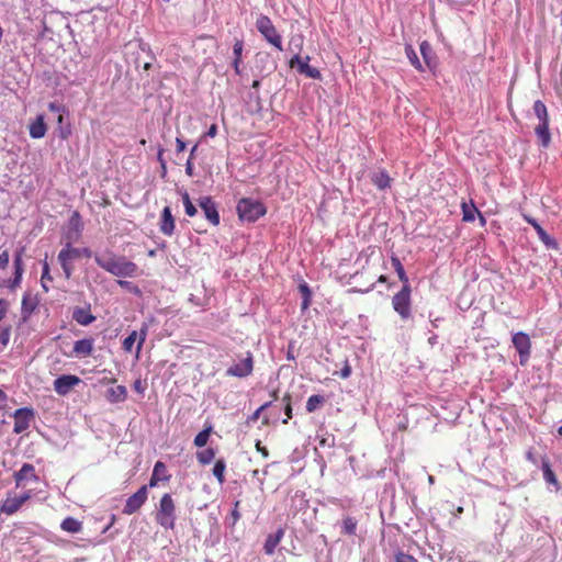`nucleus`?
Returning <instances> with one entry per match:
<instances>
[{
  "mask_svg": "<svg viewBox=\"0 0 562 562\" xmlns=\"http://www.w3.org/2000/svg\"><path fill=\"white\" fill-rule=\"evenodd\" d=\"M93 259L100 268L114 277L134 278L138 276V266L124 256H116L114 254L104 256L97 254L93 256Z\"/></svg>",
  "mask_w": 562,
  "mask_h": 562,
  "instance_id": "1",
  "label": "nucleus"
},
{
  "mask_svg": "<svg viewBox=\"0 0 562 562\" xmlns=\"http://www.w3.org/2000/svg\"><path fill=\"white\" fill-rule=\"evenodd\" d=\"M81 257L91 258V249L88 247L76 248L72 247L70 244H65L58 252L57 260L67 280L71 278L75 270L72 262Z\"/></svg>",
  "mask_w": 562,
  "mask_h": 562,
  "instance_id": "2",
  "label": "nucleus"
},
{
  "mask_svg": "<svg viewBox=\"0 0 562 562\" xmlns=\"http://www.w3.org/2000/svg\"><path fill=\"white\" fill-rule=\"evenodd\" d=\"M238 217L241 222L255 223L266 215V205L252 198H241L236 205Z\"/></svg>",
  "mask_w": 562,
  "mask_h": 562,
  "instance_id": "3",
  "label": "nucleus"
},
{
  "mask_svg": "<svg viewBox=\"0 0 562 562\" xmlns=\"http://www.w3.org/2000/svg\"><path fill=\"white\" fill-rule=\"evenodd\" d=\"M412 288L402 286L392 297V307L403 322L412 318Z\"/></svg>",
  "mask_w": 562,
  "mask_h": 562,
  "instance_id": "4",
  "label": "nucleus"
},
{
  "mask_svg": "<svg viewBox=\"0 0 562 562\" xmlns=\"http://www.w3.org/2000/svg\"><path fill=\"white\" fill-rule=\"evenodd\" d=\"M254 370V356L250 351L237 356V361L225 372L227 376L247 378Z\"/></svg>",
  "mask_w": 562,
  "mask_h": 562,
  "instance_id": "5",
  "label": "nucleus"
},
{
  "mask_svg": "<svg viewBox=\"0 0 562 562\" xmlns=\"http://www.w3.org/2000/svg\"><path fill=\"white\" fill-rule=\"evenodd\" d=\"M256 27L260 34L279 50H282V38L276 30L272 21L267 15H260L256 21Z\"/></svg>",
  "mask_w": 562,
  "mask_h": 562,
  "instance_id": "6",
  "label": "nucleus"
},
{
  "mask_svg": "<svg viewBox=\"0 0 562 562\" xmlns=\"http://www.w3.org/2000/svg\"><path fill=\"white\" fill-rule=\"evenodd\" d=\"M35 417V412L32 407H21L13 413L14 418V434H22L29 429L31 422Z\"/></svg>",
  "mask_w": 562,
  "mask_h": 562,
  "instance_id": "7",
  "label": "nucleus"
},
{
  "mask_svg": "<svg viewBox=\"0 0 562 562\" xmlns=\"http://www.w3.org/2000/svg\"><path fill=\"white\" fill-rule=\"evenodd\" d=\"M148 498V486H140L133 495H131L123 507V514L132 515L140 509Z\"/></svg>",
  "mask_w": 562,
  "mask_h": 562,
  "instance_id": "8",
  "label": "nucleus"
},
{
  "mask_svg": "<svg viewBox=\"0 0 562 562\" xmlns=\"http://www.w3.org/2000/svg\"><path fill=\"white\" fill-rule=\"evenodd\" d=\"M32 497V491L24 492L21 495L11 496L10 494L0 505V512L7 515L15 514L22 505Z\"/></svg>",
  "mask_w": 562,
  "mask_h": 562,
  "instance_id": "9",
  "label": "nucleus"
},
{
  "mask_svg": "<svg viewBox=\"0 0 562 562\" xmlns=\"http://www.w3.org/2000/svg\"><path fill=\"white\" fill-rule=\"evenodd\" d=\"M513 345L519 353V362L525 366L530 357V338L527 334L518 331L513 336Z\"/></svg>",
  "mask_w": 562,
  "mask_h": 562,
  "instance_id": "10",
  "label": "nucleus"
},
{
  "mask_svg": "<svg viewBox=\"0 0 562 562\" xmlns=\"http://www.w3.org/2000/svg\"><path fill=\"white\" fill-rule=\"evenodd\" d=\"M81 382L80 378L74 374H63L55 379L54 390L58 395H67L71 389L77 386Z\"/></svg>",
  "mask_w": 562,
  "mask_h": 562,
  "instance_id": "11",
  "label": "nucleus"
},
{
  "mask_svg": "<svg viewBox=\"0 0 562 562\" xmlns=\"http://www.w3.org/2000/svg\"><path fill=\"white\" fill-rule=\"evenodd\" d=\"M199 205L202 209L205 218L214 226L221 222L217 205L211 196H202L199 199Z\"/></svg>",
  "mask_w": 562,
  "mask_h": 562,
  "instance_id": "12",
  "label": "nucleus"
},
{
  "mask_svg": "<svg viewBox=\"0 0 562 562\" xmlns=\"http://www.w3.org/2000/svg\"><path fill=\"white\" fill-rule=\"evenodd\" d=\"M25 248L20 247L15 250L13 255V266H14V277L13 279L8 281V288L11 290H14L16 286L20 285L22 281L23 276V255H24Z\"/></svg>",
  "mask_w": 562,
  "mask_h": 562,
  "instance_id": "13",
  "label": "nucleus"
},
{
  "mask_svg": "<svg viewBox=\"0 0 562 562\" xmlns=\"http://www.w3.org/2000/svg\"><path fill=\"white\" fill-rule=\"evenodd\" d=\"M16 487L23 486L25 481H38L35 468L31 463H24L21 469L13 474Z\"/></svg>",
  "mask_w": 562,
  "mask_h": 562,
  "instance_id": "14",
  "label": "nucleus"
},
{
  "mask_svg": "<svg viewBox=\"0 0 562 562\" xmlns=\"http://www.w3.org/2000/svg\"><path fill=\"white\" fill-rule=\"evenodd\" d=\"M525 220L535 228V231L537 232V235L539 237V239L544 244V246L548 248V249H557L558 248V243L557 240L551 237L543 228L542 226L538 223L537 220H535L533 217H530V216H525Z\"/></svg>",
  "mask_w": 562,
  "mask_h": 562,
  "instance_id": "15",
  "label": "nucleus"
},
{
  "mask_svg": "<svg viewBox=\"0 0 562 562\" xmlns=\"http://www.w3.org/2000/svg\"><path fill=\"white\" fill-rule=\"evenodd\" d=\"M535 135L537 137V144L547 149L551 145V133L549 128V121L538 122V124L533 128Z\"/></svg>",
  "mask_w": 562,
  "mask_h": 562,
  "instance_id": "16",
  "label": "nucleus"
},
{
  "mask_svg": "<svg viewBox=\"0 0 562 562\" xmlns=\"http://www.w3.org/2000/svg\"><path fill=\"white\" fill-rule=\"evenodd\" d=\"M175 218L171 213L170 206H165L160 214L159 231L165 236H171L175 233Z\"/></svg>",
  "mask_w": 562,
  "mask_h": 562,
  "instance_id": "17",
  "label": "nucleus"
},
{
  "mask_svg": "<svg viewBox=\"0 0 562 562\" xmlns=\"http://www.w3.org/2000/svg\"><path fill=\"white\" fill-rule=\"evenodd\" d=\"M72 319L81 326H88L95 321V316L91 313L90 305H88L86 307H75Z\"/></svg>",
  "mask_w": 562,
  "mask_h": 562,
  "instance_id": "18",
  "label": "nucleus"
},
{
  "mask_svg": "<svg viewBox=\"0 0 562 562\" xmlns=\"http://www.w3.org/2000/svg\"><path fill=\"white\" fill-rule=\"evenodd\" d=\"M170 475L164 462L157 461L154 465L153 473L148 483V487H155L159 481H169Z\"/></svg>",
  "mask_w": 562,
  "mask_h": 562,
  "instance_id": "19",
  "label": "nucleus"
},
{
  "mask_svg": "<svg viewBox=\"0 0 562 562\" xmlns=\"http://www.w3.org/2000/svg\"><path fill=\"white\" fill-rule=\"evenodd\" d=\"M284 535V530L279 528L276 532L269 533L266 538L263 550L266 554L271 555L274 553L277 546L280 543Z\"/></svg>",
  "mask_w": 562,
  "mask_h": 562,
  "instance_id": "20",
  "label": "nucleus"
},
{
  "mask_svg": "<svg viewBox=\"0 0 562 562\" xmlns=\"http://www.w3.org/2000/svg\"><path fill=\"white\" fill-rule=\"evenodd\" d=\"M93 351V339L83 338L77 340L74 345V353L77 357H89Z\"/></svg>",
  "mask_w": 562,
  "mask_h": 562,
  "instance_id": "21",
  "label": "nucleus"
},
{
  "mask_svg": "<svg viewBox=\"0 0 562 562\" xmlns=\"http://www.w3.org/2000/svg\"><path fill=\"white\" fill-rule=\"evenodd\" d=\"M105 397L110 403H122L127 397V390L124 385L112 386L108 389Z\"/></svg>",
  "mask_w": 562,
  "mask_h": 562,
  "instance_id": "22",
  "label": "nucleus"
},
{
  "mask_svg": "<svg viewBox=\"0 0 562 562\" xmlns=\"http://www.w3.org/2000/svg\"><path fill=\"white\" fill-rule=\"evenodd\" d=\"M47 131L43 115H38L34 122L31 123L29 132L32 138L38 139L45 136Z\"/></svg>",
  "mask_w": 562,
  "mask_h": 562,
  "instance_id": "23",
  "label": "nucleus"
},
{
  "mask_svg": "<svg viewBox=\"0 0 562 562\" xmlns=\"http://www.w3.org/2000/svg\"><path fill=\"white\" fill-rule=\"evenodd\" d=\"M371 181L379 190H385L391 187L392 179L387 171L382 169L371 177Z\"/></svg>",
  "mask_w": 562,
  "mask_h": 562,
  "instance_id": "24",
  "label": "nucleus"
},
{
  "mask_svg": "<svg viewBox=\"0 0 562 562\" xmlns=\"http://www.w3.org/2000/svg\"><path fill=\"white\" fill-rule=\"evenodd\" d=\"M541 470L543 473V479L547 483L552 484L555 486L557 490L560 488L559 481L554 474V472L551 469L550 461L547 458H542L541 460Z\"/></svg>",
  "mask_w": 562,
  "mask_h": 562,
  "instance_id": "25",
  "label": "nucleus"
},
{
  "mask_svg": "<svg viewBox=\"0 0 562 562\" xmlns=\"http://www.w3.org/2000/svg\"><path fill=\"white\" fill-rule=\"evenodd\" d=\"M157 514L176 515V507L170 494L166 493L161 496Z\"/></svg>",
  "mask_w": 562,
  "mask_h": 562,
  "instance_id": "26",
  "label": "nucleus"
},
{
  "mask_svg": "<svg viewBox=\"0 0 562 562\" xmlns=\"http://www.w3.org/2000/svg\"><path fill=\"white\" fill-rule=\"evenodd\" d=\"M37 301L32 297L29 293H25L22 297L21 314L23 319H26L36 308Z\"/></svg>",
  "mask_w": 562,
  "mask_h": 562,
  "instance_id": "27",
  "label": "nucleus"
},
{
  "mask_svg": "<svg viewBox=\"0 0 562 562\" xmlns=\"http://www.w3.org/2000/svg\"><path fill=\"white\" fill-rule=\"evenodd\" d=\"M391 263H392V267L394 268L400 281L403 283L402 286L411 285L409 279L404 270V267H403L400 258L397 256L393 255L391 257Z\"/></svg>",
  "mask_w": 562,
  "mask_h": 562,
  "instance_id": "28",
  "label": "nucleus"
},
{
  "mask_svg": "<svg viewBox=\"0 0 562 562\" xmlns=\"http://www.w3.org/2000/svg\"><path fill=\"white\" fill-rule=\"evenodd\" d=\"M60 528L69 533H78L82 529V522L74 517H66L61 521Z\"/></svg>",
  "mask_w": 562,
  "mask_h": 562,
  "instance_id": "29",
  "label": "nucleus"
},
{
  "mask_svg": "<svg viewBox=\"0 0 562 562\" xmlns=\"http://www.w3.org/2000/svg\"><path fill=\"white\" fill-rule=\"evenodd\" d=\"M358 520L355 517L347 516L341 522V533L346 536H355L357 532Z\"/></svg>",
  "mask_w": 562,
  "mask_h": 562,
  "instance_id": "30",
  "label": "nucleus"
},
{
  "mask_svg": "<svg viewBox=\"0 0 562 562\" xmlns=\"http://www.w3.org/2000/svg\"><path fill=\"white\" fill-rule=\"evenodd\" d=\"M419 50L427 67L431 68L434 66V50L431 45L427 41H423L419 45Z\"/></svg>",
  "mask_w": 562,
  "mask_h": 562,
  "instance_id": "31",
  "label": "nucleus"
},
{
  "mask_svg": "<svg viewBox=\"0 0 562 562\" xmlns=\"http://www.w3.org/2000/svg\"><path fill=\"white\" fill-rule=\"evenodd\" d=\"M310 56H305L304 58L300 55H294L290 60V66L295 67L297 66V71L302 75H305L307 69L310 68L308 61Z\"/></svg>",
  "mask_w": 562,
  "mask_h": 562,
  "instance_id": "32",
  "label": "nucleus"
},
{
  "mask_svg": "<svg viewBox=\"0 0 562 562\" xmlns=\"http://www.w3.org/2000/svg\"><path fill=\"white\" fill-rule=\"evenodd\" d=\"M462 213H463V221L464 222H472V221H474L475 213H477L479 216H480L481 222L485 223L484 216L481 213H479V211H477V209L475 207L474 204H471V206H469L467 203H462Z\"/></svg>",
  "mask_w": 562,
  "mask_h": 562,
  "instance_id": "33",
  "label": "nucleus"
},
{
  "mask_svg": "<svg viewBox=\"0 0 562 562\" xmlns=\"http://www.w3.org/2000/svg\"><path fill=\"white\" fill-rule=\"evenodd\" d=\"M299 291L302 294L301 310L305 311L311 304L312 291L306 282L299 284Z\"/></svg>",
  "mask_w": 562,
  "mask_h": 562,
  "instance_id": "34",
  "label": "nucleus"
},
{
  "mask_svg": "<svg viewBox=\"0 0 562 562\" xmlns=\"http://www.w3.org/2000/svg\"><path fill=\"white\" fill-rule=\"evenodd\" d=\"M533 114L538 122L549 121V114L546 104L541 100H537L532 106Z\"/></svg>",
  "mask_w": 562,
  "mask_h": 562,
  "instance_id": "35",
  "label": "nucleus"
},
{
  "mask_svg": "<svg viewBox=\"0 0 562 562\" xmlns=\"http://www.w3.org/2000/svg\"><path fill=\"white\" fill-rule=\"evenodd\" d=\"M68 229H71L76 233H82L83 223L81 220V215L78 211H74L68 221Z\"/></svg>",
  "mask_w": 562,
  "mask_h": 562,
  "instance_id": "36",
  "label": "nucleus"
},
{
  "mask_svg": "<svg viewBox=\"0 0 562 562\" xmlns=\"http://www.w3.org/2000/svg\"><path fill=\"white\" fill-rule=\"evenodd\" d=\"M213 430V427L212 425H209L207 427H205L204 429H202L194 438L193 440V443L195 447L198 448H202L204 447L209 439H210V435Z\"/></svg>",
  "mask_w": 562,
  "mask_h": 562,
  "instance_id": "37",
  "label": "nucleus"
},
{
  "mask_svg": "<svg viewBox=\"0 0 562 562\" xmlns=\"http://www.w3.org/2000/svg\"><path fill=\"white\" fill-rule=\"evenodd\" d=\"M405 53H406V56H407L411 65L414 66L417 70L423 71L424 70L423 65L418 58L416 50L414 49V47L411 44L405 45Z\"/></svg>",
  "mask_w": 562,
  "mask_h": 562,
  "instance_id": "38",
  "label": "nucleus"
},
{
  "mask_svg": "<svg viewBox=\"0 0 562 562\" xmlns=\"http://www.w3.org/2000/svg\"><path fill=\"white\" fill-rule=\"evenodd\" d=\"M325 403V397L319 394L311 395L306 402V411L313 413L318 409Z\"/></svg>",
  "mask_w": 562,
  "mask_h": 562,
  "instance_id": "39",
  "label": "nucleus"
},
{
  "mask_svg": "<svg viewBox=\"0 0 562 562\" xmlns=\"http://www.w3.org/2000/svg\"><path fill=\"white\" fill-rule=\"evenodd\" d=\"M239 504L240 502L239 501H236L234 503V508L232 509L231 514L228 517H226L225 519V525L231 528V529H234L235 525L237 524V521L240 519V513L238 510V507H239Z\"/></svg>",
  "mask_w": 562,
  "mask_h": 562,
  "instance_id": "40",
  "label": "nucleus"
},
{
  "mask_svg": "<svg viewBox=\"0 0 562 562\" xmlns=\"http://www.w3.org/2000/svg\"><path fill=\"white\" fill-rule=\"evenodd\" d=\"M215 458V450L213 448H206L202 451L196 452V459L201 464H209Z\"/></svg>",
  "mask_w": 562,
  "mask_h": 562,
  "instance_id": "41",
  "label": "nucleus"
},
{
  "mask_svg": "<svg viewBox=\"0 0 562 562\" xmlns=\"http://www.w3.org/2000/svg\"><path fill=\"white\" fill-rule=\"evenodd\" d=\"M156 521L165 529H173L176 515L157 514Z\"/></svg>",
  "mask_w": 562,
  "mask_h": 562,
  "instance_id": "42",
  "label": "nucleus"
},
{
  "mask_svg": "<svg viewBox=\"0 0 562 562\" xmlns=\"http://www.w3.org/2000/svg\"><path fill=\"white\" fill-rule=\"evenodd\" d=\"M226 469V463L224 459L216 460L213 468V475L217 479L218 483L223 484L225 481L224 473Z\"/></svg>",
  "mask_w": 562,
  "mask_h": 562,
  "instance_id": "43",
  "label": "nucleus"
},
{
  "mask_svg": "<svg viewBox=\"0 0 562 562\" xmlns=\"http://www.w3.org/2000/svg\"><path fill=\"white\" fill-rule=\"evenodd\" d=\"M181 198H182V202L184 205L186 214L190 217H193L198 213V210L194 206V204L191 202L189 193L187 191H183L181 193Z\"/></svg>",
  "mask_w": 562,
  "mask_h": 562,
  "instance_id": "44",
  "label": "nucleus"
},
{
  "mask_svg": "<svg viewBox=\"0 0 562 562\" xmlns=\"http://www.w3.org/2000/svg\"><path fill=\"white\" fill-rule=\"evenodd\" d=\"M117 284L128 291L130 293L136 295V296H140L142 295V290L139 289V286L131 281H126V280H123V279H120L117 280Z\"/></svg>",
  "mask_w": 562,
  "mask_h": 562,
  "instance_id": "45",
  "label": "nucleus"
},
{
  "mask_svg": "<svg viewBox=\"0 0 562 562\" xmlns=\"http://www.w3.org/2000/svg\"><path fill=\"white\" fill-rule=\"evenodd\" d=\"M137 331L133 330L127 337L124 338L122 347L126 352H131L133 349V346L137 339Z\"/></svg>",
  "mask_w": 562,
  "mask_h": 562,
  "instance_id": "46",
  "label": "nucleus"
},
{
  "mask_svg": "<svg viewBox=\"0 0 562 562\" xmlns=\"http://www.w3.org/2000/svg\"><path fill=\"white\" fill-rule=\"evenodd\" d=\"M11 336V327L0 328V351H2L9 344Z\"/></svg>",
  "mask_w": 562,
  "mask_h": 562,
  "instance_id": "47",
  "label": "nucleus"
},
{
  "mask_svg": "<svg viewBox=\"0 0 562 562\" xmlns=\"http://www.w3.org/2000/svg\"><path fill=\"white\" fill-rule=\"evenodd\" d=\"M81 234L82 233H76L67 228L66 233L64 234V239L66 240L65 244H70L72 246L74 243L80 239Z\"/></svg>",
  "mask_w": 562,
  "mask_h": 562,
  "instance_id": "48",
  "label": "nucleus"
},
{
  "mask_svg": "<svg viewBox=\"0 0 562 562\" xmlns=\"http://www.w3.org/2000/svg\"><path fill=\"white\" fill-rule=\"evenodd\" d=\"M48 110L53 113H57V114H60V113H68L66 106L61 103H58V102H49L48 103Z\"/></svg>",
  "mask_w": 562,
  "mask_h": 562,
  "instance_id": "49",
  "label": "nucleus"
},
{
  "mask_svg": "<svg viewBox=\"0 0 562 562\" xmlns=\"http://www.w3.org/2000/svg\"><path fill=\"white\" fill-rule=\"evenodd\" d=\"M147 330H148V327L146 324H144L143 327L140 328L139 333H137L138 334V336H137V338H138L137 352H139L143 347V344L147 336Z\"/></svg>",
  "mask_w": 562,
  "mask_h": 562,
  "instance_id": "50",
  "label": "nucleus"
},
{
  "mask_svg": "<svg viewBox=\"0 0 562 562\" xmlns=\"http://www.w3.org/2000/svg\"><path fill=\"white\" fill-rule=\"evenodd\" d=\"M243 48H244L243 41L236 40L234 45H233L234 58L241 59Z\"/></svg>",
  "mask_w": 562,
  "mask_h": 562,
  "instance_id": "51",
  "label": "nucleus"
},
{
  "mask_svg": "<svg viewBox=\"0 0 562 562\" xmlns=\"http://www.w3.org/2000/svg\"><path fill=\"white\" fill-rule=\"evenodd\" d=\"M138 47L142 53L146 54V56L149 57L150 60H155V55L151 52L149 44H147L143 41H139Z\"/></svg>",
  "mask_w": 562,
  "mask_h": 562,
  "instance_id": "52",
  "label": "nucleus"
},
{
  "mask_svg": "<svg viewBox=\"0 0 562 562\" xmlns=\"http://www.w3.org/2000/svg\"><path fill=\"white\" fill-rule=\"evenodd\" d=\"M395 562H418L413 555L404 553V552H397L395 554Z\"/></svg>",
  "mask_w": 562,
  "mask_h": 562,
  "instance_id": "53",
  "label": "nucleus"
},
{
  "mask_svg": "<svg viewBox=\"0 0 562 562\" xmlns=\"http://www.w3.org/2000/svg\"><path fill=\"white\" fill-rule=\"evenodd\" d=\"M52 280H53V278L49 273V266H48L47 261H44L43 269H42L41 282L44 283V282H48Z\"/></svg>",
  "mask_w": 562,
  "mask_h": 562,
  "instance_id": "54",
  "label": "nucleus"
},
{
  "mask_svg": "<svg viewBox=\"0 0 562 562\" xmlns=\"http://www.w3.org/2000/svg\"><path fill=\"white\" fill-rule=\"evenodd\" d=\"M10 261V255L8 250H3L0 254V269H7Z\"/></svg>",
  "mask_w": 562,
  "mask_h": 562,
  "instance_id": "55",
  "label": "nucleus"
},
{
  "mask_svg": "<svg viewBox=\"0 0 562 562\" xmlns=\"http://www.w3.org/2000/svg\"><path fill=\"white\" fill-rule=\"evenodd\" d=\"M339 376L341 379H348L351 374V366L349 364V362L346 360L345 361V364L344 367L341 368V370L339 371Z\"/></svg>",
  "mask_w": 562,
  "mask_h": 562,
  "instance_id": "56",
  "label": "nucleus"
},
{
  "mask_svg": "<svg viewBox=\"0 0 562 562\" xmlns=\"http://www.w3.org/2000/svg\"><path fill=\"white\" fill-rule=\"evenodd\" d=\"M271 405V402H267L262 404L259 408H257L254 414L250 416V420H257L260 414Z\"/></svg>",
  "mask_w": 562,
  "mask_h": 562,
  "instance_id": "57",
  "label": "nucleus"
},
{
  "mask_svg": "<svg viewBox=\"0 0 562 562\" xmlns=\"http://www.w3.org/2000/svg\"><path fill=\"white\" fill-rule=\"evenodd\" d=\"M164 151H165L164 148L158 149L157 160H158L160 167H164V175H167V161L164 158Z\"/></svg>",
  "mask_w": 562,
  "mask_h": 562,
  "instance_id": "58",
  "label": "nucleus"
},
{
  "mask_svg": "<svg viewBox=\"0 0 562 562\" xmlns=\"http://www.w3.org/2000/svg\"><path fill=\"white\" fill-rule=\"evenodd\" d=\"M9 310V302L4 299H0V322L4 318Z\"/></svg>",
  "mask_w": 562,
  "mask_h": 562,
  "instance_id": "59",
  "label": "nucleus"
},
{
  "mask_svg": "<svg viewBox=\"0 0 562 562\" xmlns=\"http://www.w3.org/2000/svg\"><path fill=\"white\" fill-rule=\"evenodd\" d=\"M305 76L311 79H319L321 71L317 68L311 67L307 69Z\"/></svg>",
  "mask_w": 562,
  "mask_h": 562,
  "instance_id": "60",
  "label": "nucleus"
},
{
  "mask_svg": "<svg viewBox=\"0 0 562 562\" xmlns=\"http://www.w3.org/2000/svg\"><path fill=\"white\" fill-rule=\"evenodd\" d=\"M70 133H71V131H70V127L68 124L66 126L59 127V137L61 139H67L69 137Z\"/></svg>",
  "mask_w": 562,
  "mask_h": 562,
  "instance_id": "61",
  "label": "nucleus"
},
{
  "mask_svg": "<svg viewBox=\"0 0 562 562\" xmlns=\"http://www.w3.org/2000/svg\"><path fill=\"white\" fill-rule=\"evenodd\" d=\"M256 449H257L258 452H260L262 454L263 458H268L269 451H268V449L266 447L261 446L260 440H257Z\"/></svg>",
  "mask_w": 562,
  "mask_h": 562,
  "instance_id": "62",
  "label": "nucleus"
},
{
  "mask_svg": "<svg viewBox=\"0 0 562 562\" xmlns=\"http://www.w3.org/2000/svg\"><path fill=\"white\" fill-rule=\"evenodd\" d=\"M186 146H187V144L182 138H180V137L176 138V147H177L178 153L183 151L186 149Z\"/></svg>",
  "mask_w": 562,
  "mask_h": 562,
  "instance_id": "63",
  "label": "nucleus"
},
{
  "mask_svg": "<svg viewBox=\"0 0 562 562\" xmlns=\"http://www.w3.org/2000/svg\"><path fill=\"white\" fill-rule=\"evenodd\" d=\"M216 134H217V125L216 124H212L209 127V130H207L205 135L209 136V137H215Z\"/></svg>",
  "mask_w": 562,
  "mask_h": 562,
  "instance_id": "64",
  "label": "nucleus"
}]
</instances>
